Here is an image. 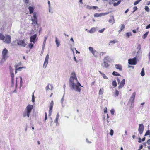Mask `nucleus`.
Listing matches in <instances>:
<instances>
[{"mask_svg":"<svg viewBox=\"0 0 150 150\" xmlns=\"http://www.w3.org/2000/svg\"><path fill=\"white\" fill-rule=\"evenodd\" d=\"M69 84L70 88L72 90H74L76 92H80L81 90V86L80 83L78 81L77 78L74 72H73L70 77Z\"/></svg>","mask_w":150,"mask_h":150,"instance_id":"f257e3e1","label":"nucleus"},{"mask_svg":"<svg viewBox=\"0 0 150 150\" xmlns=\"http://www.w3.org/2000/svg\"><path fill=\"white\" fill-rule=\"evenodd\" d=\"M31 21L33 23L32 24L34 25V26L35 28L39 27V25L38 23V18L35 13H33V18L31 19Z\"/></svg>","mask_w":150,"mask_h":150,"instance_id":"f03ea898","label":"nucleus"},{"mask_svg":"<svg viewBox=\"0 0 150 150\" xmlns=\"http://www.w3.org/2000/svg\"><path fill=\"white\" fill-rule=\"evenodd\" d=\"M8 51L6 48L4 49L2 52V57L1 59V62L3 63L4 62L8 57L7 55Z\"/></svg>","mask_w":150,"mask_h":150,"instance_id":"7ed1b4c3","label":"nucleus"},{"mask_svg":"<svg viewBox=\"0 0 150 150\" xmlns=\"http://www.w3.org/2000/svg\"><path fill=\"white\" fill-rule=\"evenodd\" d=\"M110 62V58L108 56H107L103 60V63L104 64L103 67L105 68H107L108 67L109 64H108V63Z\"/></svg>","mask_w":150,"mask_h":150,"instance_id":"20e7f679","label":"nucleus"},{"mask_svg":"<svg viewBox=\"0 0 150 150\" xmlns=\"http://www.w3.org/2000/svg\"><path fill=\"white\" fill-rule=\"evenodd\" d=\"M33 108V105L30 104L28 105L27 106V116L28 117L29 116Z\"/></svg>","mask_w":150,"mask_h":150,"instance_id":"39448f33","label":"nucleus"},{"mask_svg":"<svg viewBox=\"0 0 150 150\" xmlns=\"http://www.w3.org/2000/svg\"><path fill=\"white\" fill-rule=\"evenodd\" d=\"M137 59L136 57L132 59H129L128 60V63L131 65H136L137 64Z\"/></svg>","mask_w":150,"mask_h":150,"instance_id":"423d86ee","label":"nucleus"},{"mask_svg":"<svg viewBox=\"0 0 150 150\" xmlns=\"http://www.w3.org/2000/svg\"><path fill=\"white\" fill-rule=\"evenodd\" d=\"M11 36L10 35H7L5 37L4 39L3 40L4 42L7 44H9L11 42Z\"/></svg>","mask_w":150,"mask_h":150,"instance_id":"0eeeda50","label":"nucleus"},{"mask_svg":"<svg viewBox=\"0 0 150 150\" xmlns=\"http://www.w3.org/2000/svg\"><path fill=\"white\" fill-rule=\"evenodd\" d=\"M139 125L138 130L139 133L142 134L143 133L144 130V125L142 124H139Z\"/></svg>","mask_w":150,"mask_h":150,"instance_id":"6e6552de","label":"nucleus"},{"mask_svg":"<svg viewBox=\"0 0 150 150\" xmlns=\"http://www.w3.org/2000/svg\"><path fill=\"white\" fill-rule=\"evenodd\" d=\"M17 44L18 45L21 46L23 47H25L26 45V44L24 41V40H17Z\"/></svg>","mask_w":150,"mask_h":150,"instance_id":"1a4fd4ad","label":"nucleus"},{"mask_svg":"<svg viewBox=\"0 0 150 150\" xmlns=\"http://www.w3.org/2000/svg\"><path fill=\"white\" fill-rule=\"evenodd\" d=\"M54 105V103L53 101H51L50 103L49 108V115L50 116L51 115L53 107Z\"/></svg>","mask_w":150,"mask_h":150,"instance_id":"9d476101","label":"nucleus"},{"mask_svg":"<svg viewBox=\"0 0 150 150\" xmlns=\"http://www.w3.org/2000/svg\"><path fill=\"white\" fill-rule=\"evenodd\" d=\"M37 37V34H35L31 36L30 37V41L31 42H33V43H35Z\"/></svg>","mask_w":150,"mask_h":150,"instance_id":"9b49d317","label":"nucleus"},{"mask_svg":"<svg viewBox=\"0 0 150 150\" xmlns=\"http://www.w3.org/2000/svg\"><path fill=\"white\" fill-rule=\"evenodd\" d=\"M108 13H100V14L96 13L94 14V16L95 17H100L102 16H104L105 15H107Z\"/></svg>","mask_w":150,"mask_h":150,"instance_id":"f8f14e48","label":"nucleus"},{"mask_svg":"<svg viewBox=\"0 0 150 150\" xmlns=\"http://www.w3.org/2000/svg\"><path fill=\"white\" fill-rule=\"evenodd\" d=\"M125 83V80L123 79L120 82L119 86L118 87V89H120L123 87Z\"/></svg>","mask_w":150,"mask_h":150,"instance_id":"ddd939ff","label":"nucleus"},{"mask_svg":"<svg viewBox=\"0 0 150 150\" xmlns=\"http://www.w3.org/2000/svg\"><path fill=\"white\" fill-rule=\"evenodd\" d=\"M115 68L119 69L120 71H121L122 69V67L121 65L116 64L115 65Z\"/></svg>","mask_w":150,"mask_h":150,"instance_id":"4468645a","label":"nucleus"},{"mask_svg":"<svg viewBox=\"0 0 150 150\" xmlns=\"http://www.w3.org/2000/svg\"><path fill=\"white\" fill-rule=\"evenodd\" d=\"M10 74L11 78V79H14V74L12 70V68L10 67Z\"/></svg>","mask_w":150,"mask_h":150,"instance_id":"2eb2a0df","label":"nucleus"},{"mask_svg":"<svg viewBox=\"0 0 150 150\" xmlns=\"http://www.w3.org/2000/svg\"><path fill=\"white\" fill-rule=\"evenodd\" d=\"M53 88V87L52 84H48V85L46 87L45 89L46 91H47L48 89L52 90Z\"/></svg>","mask_w":150,"mask_h":150,"instance_id":"dca6fc26","label":"nucleus"},{"mask_svg":"<svg viewBox=\"0 0 150 150\" xmlns=\"http://www.w3.org/2000/svg\"><path fill=\"white\" fill-rule=\"evenodd\" d=\"M64 94L63 95V96L62 97V98H61V105H62V107H64L65 106V105L64 104Z\"/></svg>","mask_w":150,"mask_h":150,"instance_id":"f3484780","label":"nucleus"},{"mask_svg":"<svg viewBox=\"0 0 150 150\" xmlns=\"http://www.w3.org/2000/svg\"><path fill=\"white\" fill-rule=\"evenodd\" d=\"M47 36H45V37L44 40V41L43 43L42 48V50H44V47H45V43H46V41L47 40Z\"/></svg>","mask_w":150,"mask_h":150,"instance_id":"a211bd4d","label":"nucleus"},{"mask_svg":"<svg viewBox=\"0 0 150 150\" xmlns=\"http://www.w3.org/2000/svg\"><path fill=\"white\" fill-rule=\"evenodd\" d=\"M55 42L57 47H59L61 45L60 44V41L58 40L57 37H55Z\"/></svg>","mask_w":150,"mask_h":150,"instance_id":"6ab92c4d","label":"nucleus"},{"mask_svg":"<svg viewBox=\"0 0 150 150\" xmlns=\"http://www.w3.org/2000/svg\"><path fill=\"white\" fill-rule=\"evenodd\" d=\"M110 23H112V24H113L115 22V20L114 19V17L112 16L110 17V19L109 20V21Z\"/></svg>","mask_w":150,"mask_h":150,"instance_id":"aec40b11","label":"nucleus"},{"mask_svg":"<svg viewBox=\"0 0 150 150\" xmlns=\"http://www.w3.org/2000/svg\"><path fill=\"white\" fill-rule=\"evenodd\" d=\"M92 54L96 57H97L98 54V52L96 50H94L92 53Z\"/></svg>","mask_w":150,"mask_h":150,"instance_id":"412c9836","label":"nucleus"},{"mask_svg":"<svg viewBox=\"0 0 150 150\" xmlns=\"http://www.w3.org/2000/svg\"><path fill=\"white\" fill-rule=\"evenodd\" d=\"M30 11V13L32 14L33 12L34 8L31 6H29L28 8Z\"/></svg>","mask_w":150,"mask_h":150,"instance_id":"4be33fe9","label":"nucleus"},{"mask_svg":"<svg viewBox=\"0 0 150 150\" xmlns=\"http://www.w3.org/2000/svg\"><path fill=\"white\" fill-rule=\"evenodd\" d=\"M59 114L58 113L57 114V115L56 116V119L54 120V122L56 123H57L58 122V120L59 118Z\"/></svg>","mask_w":150,"mask_h":150,"instance_id":"5701e85b","label":"nucleus"},{"mask_svg":"<svg viewBox=\"0 0 150 150\" xmlns=\"http://www.w3.org/2000/svg\"><path fill=\"white\" fill-rule=\"evenodd\" d=\"M49 58V55L48 54H47L46 56L44 61V62H45V63H48Z\"/></svg>","mask_w":150,"mask_h":150,"instance_id":"b1692460","label":"nucleus"},{"mask_svg":"<svg viewBox=\"0 0 150 150\" xmlns=\"http://www.w3.org/2000/svg\"><path fill=\"white\" fill-rule=\"evenodd\" d=\"M141 75L142 76H144L145 75L144 69V68H142L141 72Z\"/></svg>","mask_w":150,"mask_h":150,"instance_id":"393cba45","label":"nucleus"},{"mask_svg":"<svg viewBox=\"0 0 150 150\" xmlns=\"http://www.w3.org/2000/svg\"><path fill=\"white\" fill-rule=\"evenodd\" d=\"M5 38V36L2 33H0V40H4Z\"/></svg>","mask_w":150,"mask_h":150,"instance_id":"a878e982","label":"nucleus"},{"mask_svg":"<svg viewBox=\"0 0 150 150\" xmlns=\"http://www.w3.org/2000/svg\"><path fill=\"white\" fill-rule=\"evenodd\" d=\"M125 35H126L127 37L129 38L130 36L132 35V34L131 32H128L125 34Z\"/></svg>","mask_w":150,"mask_h":150,"instance_id":"bb28decb","label":"nucleus"},{"mask_svg":"<svg viewBox=\"0 0 150 150\" xmlns=\"http://www.w3.org/2000/svg\"><path fill=\"white\" fill-rule=\"evenodd\" d=\"M96 30V28H92L89 31V32L90 33H94Z\"/></svg>","mask_w":150,"mask_h":150,"instance_id":"cd10ccee","label":"nucleus"},{"mask_svg":"<svg viewBox=\"0 0 150 150\" xmlns=\"http://www.w3.org/2000/svg\"><path fill=\"white\" fill-rule=\"evenodd\" d=\"M125 27V26L124 24H121V27L120 30H119V32H121L124 28Z\"/></svg>","mask_w":150,"mask_h":150,"instance_id":"c85d7f7f","label":"nucleus"},{"mask_svg":"<svg viewBox=\"0 0 150 150\" xmlns=\"http://www.w3.org/2000/svg\"><path fill=\"white\" fill-rule=\"evenodd\" d=\"M112 75L114 76H120V75L118 73L115 71H113L112 73Z\"/></svg>","mask_w":150,"mask_h":150,"instance_id":"c756f323","label":"nucleus"},{"mask_svg":"<svg viewBox=\"0 0 150 150\" xmlns=\"http://www.w3.org/2000/svg\"><path fill=\"white\" fill-rule=\"evenodd\" d=\"M149 32H147L145 34H144L142 36V38L143 39H144L146 38Z\"/></svg>","mask_w":150,"mask_h":150,"instance_id":"7c9ffc66","label":"nucleus"},{"mask_svg":"<svg viewBox=\"0 0 150 150\" xmlns=\"http://www.w3.org/2000/svg\"><path fill=\"white\" fill-rule=\"evenodd\" d=\"M119 91L116 90H115V96L116 97V96H118V95H119Z\"/></svg>","mask_w":150,"mask_h":150,"instance_id":"2f4dec72","label":"nucleus"},{"mask_svg":"<svg viewBox=\"0 0 150 150\" xmlns=\"http://www.w3.org/2000/svg\"><path fill=\"white\" fill-rule=\"evenodd\" d=\"M150 134V131L149 130H148L146 132L144 136H146L147 135H149Z\"/></svg>","mask_w":150,"mask_h":150,"instance_id":"473e14b6","label":"nucleus"},{"mask_svg":"<svg viewBox=\"0 0 150 150\" xmlns=\"http://www.w3.org/2000/svg\"><path fill=\"white\" fill-rule=\"evenodd\" d=\"M112 85L114 87H116L117 86V83L115 80L113 81L112 82Z\"/></svg>","mask_w":150,"mask_h":150,"instance_id":"72a5a7b5","label":"nucleus"},{"mask_svg":"<svg viewBox=\"0 0 150 150\" xmlns=\"http://www.w3.org/2000/svg\"><path fill=\"white\" fill-rule=\"evenodd\" d=\"M135 95H136V93H135V92H134L132 94L131 97L132 98H133L134 99L135 98Z\"/></svg>","mask_w":150,"mask_h":150,"instance_id":"f704fd0d","label":"nucleus"},{"mask_svg":"<svg viewBox=\"0 0 150 150\" xmlns=\"http://www.w3.org/2000/svg\"><path fill=\"white\" fill-rule=\"evenodd\" d=\"M145 9L147 12H149L150 11V10L149 9V8L147 6H145Z\"/></svg>","mask_w":150,"mask_h":150,"instance_id":"c9c22d12","label":"nucleus"},{"mask_svg":"<svg viewBox=\"0 0 150 150\" xmlns=\"http://www.w3.org/2000/svg\"><path fill=\"white\" fill-rule=\"evenodd\" d=\"M48 64V63H45V62H44L43 65V67L44 69L46 68V67H47V65Z\"/></svg>","mask_w":150,"mask_h":150,"instance_id":"e433bc0d","label":"nucleus"},{"mask_svg":"<svg viewBox=\"0 0 150 150\" xmlns=\"http://www.w3.org/2000/svg\"><path fill=\"white\" fill-rule=\"evenodd\" d=\"M134 99L133 98H132L131 97H130V99H129V102H131V104H132L134 102Z\"/></svg>","mask_w":150,"mask_h":150,"instance_id":"4c0bfd02","label":"nucleus"},{"mask_svg":"<svg viewBox=\"0 0 150 150\" xmlns=\"http://www.w3.org/2000/svg\"><path fill=\"white\" fill-rule=\"evenodd\" d=\"M118 42L116 40H113L110 41V43H112L113 44H115V43H117Z\"/></svg>","mask_w":150,"mask_h":150,"instance_id":"58836bf2","label":"nucleus"},{"mask_svg":"<svg viewBox=\"0 0 150 150\" xmlns=\"http://www.w3.org/2000/svg\"><path fill=\"white\" fill-rule=\"evenodd\" d=\"M89 49L90 51H91V53H92L95 50L93 49V48L91 47H89Z\"/></svg>","mask_w":150,"mask_h":150,"instance_id":"ea45409f","label":"nucleus"},{"mask_svg":"<svg viewBox=\"0 0 150 150\" xmlns=\"http://www.w3.org/2000/svg\"><path fill=\"white\" fill-rule=\"evenodd\" d=\"M105 30V28H103V29H102L101 30H99L98 31V32L99 33H103L104 31Z\"/></svg>","mask_w":150,"mask_h":150,"instance_id":"a19ab883","label":"nucleus"},{"mask_svg":"<svg viewBox=\"0 0 150 150\" xmlns=\"http://www.w3.org/2000/svg\"><path fill=\"white\" fill-rule=\"evenodd\" d=\"M140 1H139V0L136 1L134 3V5H136L137 4H138Z\"/></svg>","mask_w":150,"mask_h":150,"instance_id":"79ce46f5","label":"nucleus"},{"mask_svg":"<svg viewBox=\"0 0 150 150\" xmlns=\"http://www.w3.org/2000/svg\"><path fill=\"white\" fill-rule=\"evenodd\" d=\"M103 91H102L101 89H100L99 91V95H102L103 94Z\"/></svg>","mask_w":150,"mask_h":150,"instance_id":"37998d69","label":"nucleus"},{"mask_svg":"<svg viewBox=\"0 0 150 150\" xmlns=\"http://www.w3.org/2000/svg\"><path fill=\"white\" fill-rule=\"evenodd\" d=\"M36 28H34V30H32L31 31V33H35V31H37L38 30L36 29Z\"/></svg>","mask_w":150,"mask_h":150,"instance_id":"c03bdc74","label":"nucleus"},{"mask_svg":"<svg viewBox=\"0 0 150 150\" xmlns=\"http://www.w3.org/2000/svg\"><path fill=\"white\" fill-rule=\"evenodd\" d=\"M33 45L32 43H30L29 44V47L30 48V49H31L33 47Z\"/></svg>","mask_w":150,"mask_h":150,"instance_id":"a18cd8bd","label":"nucleus"},{"mask_svg":"<svg viewBox=\"0 0 150 150\" xmlns=\"http://www.w3.org/2000/svg\"><path fill=\"white\" fill-rule=\"evenodd\" d=\"M113 132H113V130H112V129L110 130V134L111 136H112L113 135Z\"/></svg>","mask_w":150,"mask_h":150,"instance_id":"49530a36","label":"nucleus"},{"mask_svg":"<svg viewBox=\"0 0 150 150\" xmlns=\"http://www.w3.org/2000/svg\"><path fill=\"white\" fill-rule=\"evenodd\" d=\"M102 76H103V77L104 79H108V78L104 74H103Z\"/></svg>","mask_w":150,"mask_h":150,"instance_id":"de8ad7c7","label":"nucleus"},{"mask_svg":"<svg viewBox=\"0 0 150 150\" xmlns=\"http://www.w3.org/2000/svg\"><path fill=\"white\" fill-rule=\"evenodd\" d=\"M133 8L134 10L133 11V12H132L133 13H134L137 10V8L136 6L134 7Z\"/></svg>","mask_w":150,"mask_h":150,"instance_id":"09e8293b","label":"nucleus"},{"mask_svg":"<svg viewBox=\"0 0 150 150\" xmlns=\"http://www.w3.org/2000/svg\"><path fill=\"white\" fill-rule=\"evenodd\" d=\"M114 112H115L114 110L113 109H111L110 110V112H111V114L112 115L114 114Z\"/></svg>","mask_w":150,"mask_h":150,"instance_id":"8fccbe9b","label":"nucleus"},{"mask_svg":"<svg viewBox=\"0 0 150 150\" xmlns=\"http://www.w3.org/2000/svg\"><path fill=\"white\" fill-rule=\"evenodd\" d=\"M143 148V145L142 144L140 145L139 149L138 150H140L141 149Z\"/></svg>","mask_w":150,"mask_h":150,"instance_id":"3c124183","label":"nucleus"},{"mask_svg":"<svg viewBox=\"0 0 150 150\" xmlns=\"http://www.w3.org/2000/svg\"><path fill=\"white\" fill-rule=\"evenodd\" d=\"M141 49V47L140 45L139 44L138 46L137 47V49L139 50H140Z\"/></svg>","mask_w":150,"mask_h":150,"instance_id":"603ef678","label":"nucleus"},{"mask_svg":"<svg viewBox=\"0 0 150 150\" xmlns=\"http://www.w3.org/2000/svg\"><path fill=\"white\" fill-rule=\"evenodd\" d=\"M17 78H16V86H15V88H17L18 85H17Z\"/></svg>","mask_w":150,"mask_h":150,"instance_id":"864d4df0","label":"nucleus"},{"mask_svg":"<svg viewBox=\"0 0 150 150\" xmlns=\"http://www.w3.org/2000/svg\"><path fill=\"white\" fill-rule=\"evenodd\" d=\"M86 141L88 143H91V142L90 141H89L88 140V139L87 138L86 139Z\"/></svg>","mask_w":150,"mask_h":150,"instance_id":"5fc2aeb1","label":"nucleus"},{"mask_svg":"<svg viewBox=\"0 0 150 150\" xmlns=\"http://www.w3.org/2000/svg\"><path fill=\"white\" fill-rule=\"evenodd\" d=\"M17 66H18L17 65L15 66V67L16 68L15 73L16 74V73H17V71L18 70L17 69Z\"/></svg>","mask_w":150,"mask_h":150,"instance_id":"6e6d98bb","label":"nucleus"},{"mask_svg":"<svg viewBox=\"0 0 150 150\" xmlns=\"http://www.w3.org/2000/svg\"><path fill=\"white\" fill-rule=\"evenodd\" d=\"M45 120H46V119H47V114L46 112H45Z\"/></svg>","mask_w":150,"mask_h":150,"instance_id":"4d7b16f0","label":"nucleus"},{"mask_svg":"<svg viewBox=\"0 0 150 150\" xmlns=\"http://www.w3.org/2000/svg\"><path fill=\"white\" fill-rule=\"evenodd\" d=\"M150 28V24L147 26L146 27V29H147Z\"/></svg>","mask_w":150,"mask_h":150,"instance_id":"13d9d810","label":"nucleus"},{"mask_svg":"<svg viewBox=\"0 0 150 150\" xmlns=\"http://www.w3.org/2000/svg\"><path fill=\"white\" fill-rule=\"evenodd\" d=\"M93 8V9H96V8H98V7L96 6H93L92 7Z\"/></svg>","mask_w":150,"mask_h":150,"instance_id":"bf43d9fd","label":"nucleus"},{"mask_svg":"<svg viewBox=\"0 0 150 150\" xmlns=\"http://www.w3.org/2000/svg\"><path fill=\"white\" fill-rule=\"evenodd\" d=\"M118 5L117 3H115L113 4V5L114 6H116Z\"/></svg>","mask_w":150,"mask_h":150,"instance_id":"052dcab7","label":"nucleus"},{"mask_svg":"<svg viewBox=\"0 0 150 150\" xmlns=\"http://www.w3.org/2000/svg\"><path fill=\"white\" fill-rule=\"evenodd\" d=\"M147 143L148 145H150V139L147 141Z\"/></svg>","mask_w":150,"mask_h":150,"instance_id":"680f3d73","label":"nucleus"},{"mask_svg":"<svg viewBox=\"0 0 150 150\" xmlns=\"http://www.w3.org/2000/svg\"><path fill=\"white\" fill-rule=\"evenodd\" d=\"M20 87H21L22 86V84L23 83L22 80H20Z\"/></svg>","mask_w":150,"mask_h":150,"instance_id":"e2e57ef3","label":"nucleus"},{"mask_svg":"<svg viewBox=\"0 0 150 150\" xmlns=\"http://www.w3.org/2000/svg\"><path fill=\"white\" fill-rule=\"evenodd\" d=\"M24 2L26 3H28L29 2V0H23Z\"/></svg>","mask_w":150,"mask_h":150,"instance_id":"0e129e2a","label":"nucleus"},{"mask_svg":"<svg viewBox=\"0 0 150 150\" xmlns=\"http://www.w3.org/2000/svg\"><path fill=\"white\" fill-rule=\"evenodd\" d=\"M113 1V0H109V3L110 4H111L112 3V2Z\"/></svg>","mask_w":150,"mask_h":150,"instance_id":"69168bd1","label":"nucleus"},{"mask_svg":"<svg viewBox=\"0 0 150 150\" xmlns=\"http://www.w3.org/2000/svg\"><path fill=\"white\" fill-rule=\"evenodd\" d=\"M48 4L49 7V8H50V2L49 1H48Z\"/></svg>","mask_w":150,"mask_h":150,"instance_id":"338daca9","label":"nucleus"},{"mask_svg":"<svg viewBox=\"0 0 150 150\" xmlns=\"http://www.w3.org/2000/svg\"><path fill=\"white\" fill-rule=\"evenodd\" d=\"M142 139H141L140 138H139V141H138V142L139 143H141L142 142Z\"/></svg>","mask_w":150,"mask_h":150,"instance_id":"774afa93","label":"nucleus"}]
</instances>
